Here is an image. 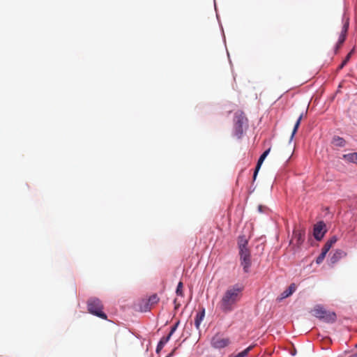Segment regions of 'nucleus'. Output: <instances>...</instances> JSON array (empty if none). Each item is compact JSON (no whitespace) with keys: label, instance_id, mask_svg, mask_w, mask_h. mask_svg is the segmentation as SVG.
Listing matches in <instances>:
<instances>
[{"label":"nucleus","instance_id":"nucleus-4","mask_svg":"<svg viewBox=\"0 0 357 357\" xmlns=\"http://www.w3.org/2000/svg\"><path fill=\"white\" fill-rule=\"evenodd\" d=\"M312 312L314 317L327 323H333L337 319L335 312L326 310L321 305H315Z\"/></svg>","mask_w":357,"mask_h":357},{"label":"nucleus","instance_id":"nucleus-17","mask_svg":"<svg viewBox=\"0 0 357 357\" xmlns=\"http://www.w3.org/2000/svg\"><path fill=\"white\" fill-rule=\"evenodd\" d=\"M342 158L344 160L349 162H353L357 165V153L344 154Z\"/></svg>","mask_w":357,"mask_h":357},{"label":"nucleus","instance_id":"nucleus-25","mask_svg":"<svg viewBox=\"0 0 357 357\" xmlns=\"http://www.w3.org/2000/svg\"><path fill=\"white\" fill-rule=\"evenodd\" d=\"M164 344H160V342H159L156 348V351L159 352L164 347Z\"/></svg>","mask_w":357,"mask_h":357},{"label":"nucleus","instance_id":"nucleus-12","mask_svg":"<svg viewBox=\"0 0 357 357\" xmlns=\"http://www.w3.org/2000/svg\"><path fill=\"white\" fill-rule=\"evenodd\" d=\"M296 289V286L294 283L290 284V286L284 290L281 294L280 297L278 298L279 301H282L284 298H286L291 296Z\"/></svg>","mask_w":357,"mask_h":357},{"label":"nucleus","instance_id":"nucleus-13","mask_svg":"<svg viewBox=\"0 0 357 357\" xmlns=\"http://www.w3.org/2000/svg\"><path fill=\"white\" fill-rule=\"evenodd\" d=\"M205 317V310L203 308L202 310L198 312L195 318V325L197 329L199 328L200 324Z\"/></svg>","mask_w":357,"mask_h":357},{"label":"nucleus","instance_id":"nucleus-23","mask_svg":"<svg viewBox=\"0 0 357 357\" xmlns=\"http://www.w3.org/2000/svg\"><path fill=\"white\" fill-rule=\"evenodd\" d=\"M170 337L171 336L168 334L167 336L161 338V340H160V344L165 345L169 340Z\"/></svg>","mask_w":357,"mask_h":357},{"label":"nucleus","instance_id":"nucleus-11","mask_svg":"<svg viewBox=\"0 0 357 357\" xmlns=\"http://www.w3.org/2000/svg\"><path fill=\"white\" fill-rule=\"evenodd\" d=\"M270 150H271V149H268L266 151H265L262 153V155L260 156V158H259L257 164V166H256V168H255V171L254 172L253 181H255L256 179V177H257L258 172H259V169L261 167V165L263 163V162L265 160V158H266V156L268 155V154L269 153Z\"/></svg>","mask_w":357,"mask_h":357},{"label":"nucleus","instance_id":"nucleus-24","mask_svg":"<svg viewBox=\"0 0 357 357\" xmlns=\"http://www.w3.org/2000/svg\"><path fill=\"white\" fill-rule=\"evenodd\" d=\"M178 324H179V322L178 321L172 327L171 331H170V332L169 333V335L170 336H172L174 334V333L176 331Z\"/></svg>","mask_w":357,"mask_h":357},{"label":"nucleus","instance_id":"nucleus-16","mask_svg":"<svg viewBox=\"0 0 357 357\" xmlns=\"http://www.w3.org/2000/svg\"><path fill=\"white\" fill-rule=\"evenodd\" d=\"M238 245L239 250H248V240L245 236H240L238 239Z\"/></svg>","mask_w":357,"mask_h":357},{"label":"nucleus","instance_id":"nucleus-22","mask_svg":"<svg viewBox=\"0 0 357 357\" xmlns=\"http://www.w3.org/2000/svg\"><path fill=\"white\" fill-rule=\"evenodd\" d=\"M176 293L178 296H183V282H179L178 285H177V288H176Z\"/></svg>","mask_w":357,"mask_h":357},{"label":"nucleus","instance_id":"nucleus-21","mask_svg":"<svg viewBox=\"0 0 357 357\" xmlns=\"http://www.w3.org/2000/svg\"><path fill=\"white\" fill-rule=\"evenodd\" d=\"M327 252L321 250V254L317 257L316 263L320 264L324 261Z\"/></svg>","mask_w":357,"mask_h":357},{"label":"nucleus","instance_id":"nucleus-1","mask_svg":"<svg viewBox=\"0 0 357 357\" xmlns=\"http://www.w3.org/2000/svg\"><path fill=\"white\" fill-rule=\"evenodd\" d=\"M243 291V287L238 284L227 288L218 303V308L225 314L233 311L241 299Z\"/></svg>","mask_w":357,"mask_h":357},{"label":"nucleus","instance_id":"nucleus-15","mask_svg":"<svg viewBox=\"0 0 357 357\" xmlns=\"http://www.w3.org/2000/svg\"><path fill=\"white\" fill-rule=\"evenodd\" d=\"M337 241V238L335 236L331 237L327 242L325 243L324 247L322 248V250L328 252L331 248L335 244Z\"/></svg>","mask_w":357,"mask_h":357},{"label":"nucleus","instance_id":"nucleus-9","mask_svg":"<svg viewBox=\"0 0 357 357\" xmlns=\"http://www.w3.org/2000/svg\"><path fill=\"white\" fill-rule=\"evenodd\" d=\"M325 227L326 225L323 221H320L314 225L313 234L316 240L321 241L322 239L326 232Z\"/></svg>","mask_w":357,"mask_h":357},{"label":"nucleus","instance_id":"nucleus-27","mask_svg":"<svg viewBox=\"0 0 357 357\" xmlns=\"http://www.w3.org/2000/svg\"><path fill=\"white\" fill-rule=\"evenodd\" d=\"M349 357H357V354H354V355H352V356H349Z\"/></svg>","mask_w":357,"mask_h":357},{"label":"nucleus","instance_id":"nucleus-3","mask_svg":"<svg viewBox=\"0 0 357 357\" xmlns=\"http://www.w3.org/2000/svg\"><path fill=\"white\" fill-rule=\"evenodd\" d=\"M88 311L101 319H107V315L102 312L103 305L100 300L96 297L90 298L87 301Z\"/></svg>","mask_w":357,"mask_h":357},{"label":"nucleus","instance_id":"nucleus-8","mask_svg":"<svg viewBox=\"0 0 357 357\" xmlns=\"http://www.w3.org/2000/svg\"><path fill=\"white\" fill-rule=\"evenodd\" d=\"M305 241V230L294 229L290 244L299 248Z\"/></svg>","mask_w":357,"mask_h":357},{"label":"nucleus","instance_id":"nucleus-10","mask_svg":"<svg viewBox=\"0 0 357 357\" xmlns=\"http://www.w3.org/2000/svg\"><path fill=\"white\" fill-rule=\"evenodd\" d=\"M160 301L156 294L151 295L149 299L144 302V306L140 307V310L144 312L149 311Z\"/></svg>","mask_w":357,"mask_h":357},{"label":"nucleus","instance_id":"nucleus-7","mask_svg":"<svg viewBox=\"0 0 357 357\" xmlns=\"http://www.w3.org/2000/svg\"><path fill=\"white\" fill-rule=\"evenodd\" d=\"M349 18H344L343 19V26L342 27V30H341L340 34L339 36L338 41L337 43L335 48V53L337 52L338 50L341 47L342 45L343 44V43L344 42V40L346 39L347 33L348 29H349Z\"/></svg>","mask_w":357,"mask_h":357},{"label":"nucleus","instance_id":"nucleus-6","mask_svg":"<svg viewBox=\"0 0 357 357\" xmlns=\"http://www.w3.org/2000/svg\"><path fill=\"white\" fill-rule=\"evenodd\" d=\"M211 343L212 347L215 349H222L230 344V340L228 337L217 334L213 337Z\"/></svg>","mask_w":357,"mask_h":357},{"label":"nucleus","instance_id":"nucleus-26","mask_svg":"<svg viewBox=\"0 0 357 357\" xmlns=\"http://www.w3.org/2000/svg\"><path fill=\"white\" fill-rule=\"evenodd\" d=\"M259 210L260 211H262V206H259Z\"/></svg>","mask_w":357,"mask_h":357},{"label":"nucleus","instance_id":"nucleus-19","mask_svg":"<svg viewBox=\"0 0 357 357\" xmlns=\"http://www.w3.org/2000/svg\"><path fill=\"white\" fill-rule=\"evenodd\" d=\"M302 118H303V114H301L298 119H297L295 125H294V128L293 129V131H292V133H291V139H292V138L294 137V135L296 133L297 130H298V128L301 124V121L302 120Z\"/></svg>","mask_w":357,"mask_h":357},{"label":"nucleus","instance_id":"nucleus-14","mask_svg":"<svg viewBox=\"0 0 357 357\" xmlns=\"http://www.w3.org/2000/svg\"><path fill=\"white\" fill-rule=\"evenodd\" d=\"M345 253L342 250H337L331 257V264H335L341 259Z\"/></svg>","mask_w":357,"mask_h":357},{"label":"nucleus","instance_id":"nucleus-18","mask_svg":"<svg viewBox=\"0 0 357 357\" xmlns=\"http://www.w3.org/2000/svg\"><path fill=\"white\" fill-rule=\"evenodd\" d=\"M333 144L335 146L343 147L346 144V141L343 138L337 136V137H335L333 139Z\"/></svg>","mask_w":357,"mask_h":357},{"label":"nucleus","instance_id":"nucleus-5","mask_svg":"<svg viewBox=\"0 0 357 357\" xmlns=\"http://www.w3.org/2000/svg\"><path fill=\"white\" fill-rule=\"evenodd\" d=\"M241 265L243 266V271L248 273L252 264L251 254L250 250H239Z\"/></svg>","mask_w":357,"mask_h":357},{"label":"nucleus","instance_id":"nucleus-20","mask_svg":"<svg viewBox=\"0 0 357 357\" xmlns=\"http://www.w3.org/2000/svg\"><path fill=\"white\" fill-rule=\"evenodd\" d=\"M354 52V49L347 55V56L345 57V59L343 60V61L342 62V63L339 66V67L337 68V70H341L344 68V66L347 63V62L349 61L350 58H351V54H353Z\"/></svg>","mask_w":357,"mask_h":357},{"label":"nucleus","instance_id":"nucleus-2","mask_svg":"<svg viewBox=\"0 0 357 357\" xmlns=\"http://www.w3.org/2000/svg\"><path fill=\"white\" fill-rule=\"evenodd\" d=\"M248 126V119L241 111H237L234 119V135L240 139L243 133L244 128Z\"/></svg>","mask_w":357,"mask_h":357},{"label":"nucleus","instance_id":"nucleus-28","mask_svg":"<svg viewBox=\"0 0 357 357\" xmlns=\"http://www.w3.org/2000/svg\"><path fill=\"white\" fill-rule=\"evenodd\" d=\"M356 347H357V344L356 345Z\"/></svg>","mask_w":357,"mask_h":357}]
</instances>
